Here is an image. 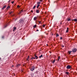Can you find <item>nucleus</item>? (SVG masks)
<instances>
[{"instance_id":"f257e3e1","label":"nucleus","mask_w":77,"mask_h":77,"mask_svg":"<svg viewBox=\"0 0 77 77\" xmlns=\"http://www.w3.org/2000/svg\"><path fill=\"white\" fill-rule=\"evenodd\" d=\"M24 22V19H21L19 21L20 24H23Z\"/></svg>"},{"instance_id":"f03ea898","label":"nucleus","mask_w":77,"mask_h":77,"mask_svg":"<svg viewBox=\"0 0 77 77\" xmlns=\"http://www.w3.org/2000/svg\"><path fill=\"white\" fill-rule=\"evenodd\" d=\"M72 53H76L77 51V49L76 48H74L72 49Z\"/></svg>"},{"instance_id":"7ed1b4c3","label":"nucleus","mask_w":77,"mask_h":77,"mask_svg":"<svg viewBox=\"0 0 77 77\" xmlns=\"http://www.w3.org/2000/svg\"><path fill=\"white\" fill-rule=\"evenodd\" d=\"M35 69V67L34 66H32V67L30 69V70L32 71H34Z\"/></svg>"},{"instance_id":"20e7f679","label":"nucleus","mask_w":77,"mask_h":77,"mask_svg":"<svg viewBox=\"0 0 77 77\" xmlns=\"http://www.w3.org/2000/svg\"><path fill=\"white\" fill-rule=\"evenodd\" d=\"M66 68L68 69H71V66L69 65L66 66Z\"/></svg>"},{"instance_id":"39448f33","label":"nucleus","mask_w":77,"mask_h":77,"mask_svg":"<svg viewBox=\"0 0 77 77\" xmlns=\"http://www.w3.org/2000/svg\"><path fill=\"white\" fill-rule=\"evenodd\" d=\"M34 56L35 57V59H38V56H36V55H34Z\"/></svg>"},{"instance_id":"423d86ee","label":"nucleus","mask_w":77,"mask_h":77,"mask_svg":"<svg viewBox=\"0 0 77 77\" xmlns=\"http://www.w3.org/2000/svg\"><path fill=\"white\" fill-rule=\"evenodd\" d=\"M39 11H40V10H36V12L37 14H39Z\"/></svg>"},{"instance_id":"0eeeda50","label":"nucleus","mask_w":77,"mask_h":77,"mask_svg":"<svg viewBox=\"0 0 77 77\" xmlns=\"http://www.w3.org/2000/svg\"><path fill=\"white\" fill-rule=\"evenodd\" d=\"M37 18H38V17H35L34 18V20L36 21V20H37Z\"/></svg>"},{"instance_id":"6e6552de","label":"nucleus","mask_w":77,"mask_h":77,"mask_svg":"<svg viewBox=\"0 0 77 77\" xmlns=\"http://www.w3.org/2000/svg\"><path fill=\"white\" fill-rule=\"evenodd\" d=\"M69 29V28H67V30L66 31V33H68V31L69 30V29Z\"/></svg>"},{"instance_id":"1a4fd4ad","label":"nucleus","mask_w":77,"mask_h":77,"mask_svg":"<svg viewBox=\"0 0 77 77\" xmlns=\"http://www.w3.org/2000/svg\"><path fill=\"white\" fill-rule=\"evenodd\" d=\"M6 7V5H5L3 7V8H2V9H5V8Z\"/></svg>"},{"instance_id":"9d476101","label":"nucleus","mask_w":77,"mask_h":77,"mask_svg":"<svg viewBox=\"0 0 77 77\" xmlns=\"http://www.w3.org/2000/svg\"><path fill=\"white\" fill-rule=\"evenodd\" d=\"M72 21H74L76 22V21H77V19H73L72 20Z\"/></svg>"},{"instance_id":"9b49d317","label":"nucleus","mask_w":77,"mask_h":77,"mask_svg":"<svg viewBox=\"0 0 77 77\" xmlns=\"http://www.w3.org/2000/svg\"><path fill=\"white\" fill-rule=\"evenodd\" d=\"M72 51H68V53H69V54H70L71 53H72Z\"/></svg>"},{"instance_id":"f8f14e48","label":"nucleus","mask_w":77,"mask_h":77,"mask_svg":"<svg viewBox=\"0 0 77 77\" xmlns=\"http://www.w3.org/2000/svg\"><path fill=\"white\" fill-rule=\"evenodd\" d=\"M67 21H71V19L69 17L68 18H67Z\"/></svg>"},{"instance_id":"ddd939ff","label":"nucleus","mask_w":77,"mask_h":77,"mask_svg":"<svg viewBox=\"0 0 77 77\" xmlns=\"http://www.w3.org/2000/svg\"><path fill=\"white\" fill-rule=\"evenodd\" d=\"M17 29V28L16 27H14V29L13 31L14 32L15 30Z\"/></svg>"},{"instance_id":"4468645a","label":"nucleus","mask_w":77,"mask_h":77,"mask_svg":"<svg viewBox=\"0 0 77 77\" xmlns=\"http://www.w3.org/2000/svg\"><path fill=\"white\" fill-rule=\"evenodd\" d=\"M43 57V55H41L39 56V58H41V57Z\"/></svg>"},{"instance_id":"2eb2a0df","label":"nucleus","mask_w":77,"mask_h":77,"mask_svg":"<svg viewBox=\"0 0 77 77\" xmlns=\"http://www.w3.org/2000/svg\"><path fill=\"white\" fill-rule=\"evenodd\" d=\"M20 66V64H17L16 66L17 67H19V66Z\"/></svg>"},{"instance_id":"dca6fc26","label":"nucleus","mask_w":77,"mask_h":77,"mask_svg":"<svg viewBox=\"0 0 77 77\" xmlns=\"http://www.w3.org/2000/svg\"><path fill=\"white\" fill-rule=\"evenodd\" d=\"M37 27V26L36 25H35L34 26H33V28H35V27Z\"/></svg>"},{"instance_id":"f3484780","label":"nucleus","mask_w":77,"mask_h":77,"mask_svg":"<svg viewBox=\"0 0 77 77\" xmlns=\"http://www.w3.org/2000/svg\"><path fill=\"white\" fill-rule=\"evenodd\" d=\"M29 56H28V58H27V59H26V60H28V61H29Z\"/></svg>"},{"instance_id":"a211bd4d","label":"nucleus","mask_w":77,"mask_h":77,"mask_svg":"<svg viewBox=\"0 0 77 77\" xmlns=\"http://www.w3.org/2000/svg\"><path fill=\"white\" fill-rule=\"evenodd\" d=\"M56 61V60H54L52 62V63H54V62H55V61Z\"/></svg>"},{"instance_id":"6ab92c4d","label":"nucleus","mask_w":77,"mask_h":77,"mask_svg":"<svg viewBox=\"0 0 77 77\" xmlns=\"http://www.w3.org/2000/svg\"><path fill=\"white\" fill-rule=\"evenodd\" d=\"M10 8V6H8L7 7V8L6 9H7V10H8V9L9 8Z\"/></svg>"},{"instance_id":"aec40b11","label":"nucleus","mask_w":77,"mask_h":77,"mask_svg":"<svg viewBox=\"0 0 77 77\" xmlns=\"http://www.w3.org/2000/svg\"><path fill=\"white\" fill-rule=\"evenodd\" d=\"M60 59V56H59L58 57V59L57 60L58 61H59V59Z\"/></svg>"},{"instance_id":"412c9836","label":"nucleus","mask_w":77,"mask_h":77,"mask_svg":"<svg viewBox=\"0 0 77 77\" xmlns=\"http://www.w3.org/2000/svg\"><path fill=\"white\" fill-rule=\"evenodd\" d=\"M59 36V35L58 33H57L56 37H57V36Z\"/></svg>"},{"instance_id":"4be33fe9","label":"nucleus","mask_w":77,"mask_h":77,"mask_svg":"<svg viewBox=\"0 0 77 77\" xmlns=\"http://www.w3.org/2000/svg\"><path fill=\"white\" fill-rule=\"evenodd\" d=\"M65 73L66 74V75H69V72H66Z\"/></svg>"},{"instance_id":"5701e85b","label":"nucleus","mask_w":77,"mask_h":77,"mask_svg":"<svg viewBox=\"0 0 77 77\" xmlns=\"http://www.w3.org/2000/svg\"><path fill=\"white\" fill-rule=\"evenodd\" d=\"M31 59H35V58L32 57L31 58Z\"/></svg>"},{"instance_id":"b1692460","label":"nucleus","mask_w":77,"mask_h":77,"mask_svg":"<svg viewBox=\"0 0 77 77\" xmlns=\"http://www.w3.org/2000/svg\"><path fill=\"white\" fill-rule=\"evenodd\" d=\"M39 6H40V5H38L37 6V8H39Z\"/></svg>"},{"instance_id":"393cba45","label":"nucleus","mask_w":77,"mask_h":77,"mask_svg":"<svg viewBox=\"0 0 77 77\" xmlns=\"http://www.w3.org/2000/svg\"><path fill=\"white\" fill-rule=\"evenodd\" d=\"M31 76H32V77H33V76H34V74L32 73L31 74Z\"/></svg>"},{"instance_id":"a878e982","label":"nucleus","mask_w":77,"mask_h":77,"mask_svg":"<svg viewBox=\"0 0 77 77\" xmlns=\"http://www.w3.org/2000/svg\"><path fill=\"white\" fill-rule=\"evenodd\" d=\"M40 4H41V2H39L37 3L38 5H40Z\"/></svg>"},{"instance_id":"bb28decb","label":"nucleus","mask_w":77,"mask_h":77,"mask_svg":"<svg viewBox=\"0 0 77 77\" xmlns=\"http://www.w3.org/2000/svg\"><path fill=\"white\" fill-rule=\"evenodd\" d=\"M36 6L35 5L33 7V9H35V8H36Z\"/></svg>"},{"instance_id":"cd10ccee","label":"nucleus","mask_w":77,"mask_h":77,"mask_svg":"<svg viewBox=\"0 0 77 77\" xmlns=\"http://www.w3.org/2000/svg\"><path fill=\"white\" fill-rule=\"evenodd\" d=\"M12 13H14V12H13V11L11 12H10V14H12Z\"/></svg>"},{"instance_id":"c85d7f7f","label":"nucleus","mask_w":77,"mask_h":77,"mask_svg":"<svg viewBox=\"0 0 77 77\" xmlns=\"http://www.w3.org/2000/svg\"><path fill=\"white\" fill-rule=\"evenodd\" d=\"M17 7L18 8H20V6L18 5L17 6Z\"/></svg>"},{"instance_id":"c756f323","label":"nucleus","mask_w":77,"mask_h":77,"mask_svg":"<svg viewBox=\"0 0 77 77\" xmlns=\"http://www.w3.org/2000/svg\"><path fill=\"white\" fill-rule=\"evenodd\" d=\"M45 25H43V27H45Z\"/></svg>"},{"instance_id":"7c9ffc66","label":"nucleus","mask_w":77,"mask_h":77,"mask_svg":"<svg viewBox=\"0 0 77 77\" xmlns=\"http://www.w3.org/2000/svg\"><path fill=\"white\" fill-rule=\"evenodd\" d=\"M7 26H8V24L6 25L5 26V27H7Z\"/></svg>"},{"instance_id":"2f4dec72","label":"nucleus","mask_w":77,"mask_h":77,"mask_svg":"<svg viewBox=\"0 0 77 77\" xmlns=\"http://www.w3.org/2000/svg\"><path fill=\"white\" fill-rule=\"evenodd\" d=\"M14 3V1H12V2H11L12 4H13V3Z\"/></svg>"},{"instance_id":"473e14b6","label":"nucleus","mask_w":77,"mask_h":77,"mask_svg":"<svg viewBox=\"0 0 77 77\" xmlns=\"http://www.w3.org/2000/svg\"><path fill=\"white\" fill-rule=\"evenodd\" d=\"M38 22L39 23L41 24V21H39Z\"/></svg>"},{"instance_id":"72a5a7b5","label":"nucleus","mask_w":77,"mask_h":77,"mask_svg":"<svg viewBox=\"0 0 77 77\" xmlns=\"http://www.w3.org/2000/svg\"><path fill=\"white\" fill-rule=\"evenodd\" d=\"M21 12H19L18 13V14H19L20 15V14H21Z\"/></svg>"},{"instance_id":"f704fd0d","label":"nucleus","mask_w":77,"mask_h":77,"mask_svg":"<svg viewBox=\"0 0 77 77\" xmlns=\"http://www.w3.org/2000/svg\"><path fill=\"white\" fill-rule=\"evenodd\" d=\"M35 73H36V74H37V73H38V72L36 71V72H35Z\"/></svg>"},{"instance_id":"c9c22d12","label":"nucleus","mask_w":77,"mask_h":77,"mask_svg":"<svg viewBox=\"0 0 77 77\" xmlns=\"http://www.w3.org/2000/svg\"><path fill=\"white\" fill-rule=\"evenodd\" d=\"M11 2V0H9V1L8 2V3H9Z\"/></svg>"},{"instance_id":"e433bc0d","label":"nucleus","mask_w":77,"mask_h":77,"mask_svg":"<svg viewBox=\"0 0 77 77\" xmlns=\"http://www.w3.org/2000/svg\"><path fill=\"white\" fill-rule=\"evenodd\" d=\"M60 39H62V37H61L60 38Z\"/></svg>"},{"instance_id":"4c0bfd02","label":"nucleus","mask_w":77,"mask_h":77,"mask_svg":"<svg viewBox=\"0 0 77 77\" xmlns=\"http://www.w3.org/2000/svg\"><path fill=\"white\" fill-rule=\"evenodd\" d=\"M23 10H21V11H20V12H23Z\"/></svg>"},{"instance_id":"58836bf2","label":"nucleus","mask_w":77,"mask_h":77,"mask_svg":"<svg viewBox=\"0 0 77 77\" xmlns=\"http://www.w3.org/2000/svg\"><path fill=\"white\" fill-rule=\"evenodd\" d=\"M42 0H40V2H42Z\"/></svg>"},{"instance_id":"ea45409f","label":"nucleus","mask_w":77,"mask_h":77,"mask_svg":"<svg viewBox=\"0 0 77 77\" xmlns=\"http://www.w3.org/2000/svg\"><path fill=\"white\" fill-rule=\"evenodd\" d=\"M31 12L33 13V10H31Z\"/></svg>"},{"instance_id":"a19ab883","label":"nucleus","mask_w":77,"mask_h":77,"mask_svg":"<svg viewBox=\"0 0 77 77\" xmlns=\"http://www.w3.org/2000/svg\"><path fill=\"white\" fill-rule=\"evenodd\" d=\"M62 47L63 48L64 47V46L63 45H62Z\"/></svg>"},{"instance_id":"79ce46f5","label":"nucleus","mask_w":77,"mask_h":77,"mask_svg":"<svg viewBox=\"0 0 77 77\" xmlns=\"http://www.w3.org/2000/svg\"><path fill=\"white\" fill-rule=\"evenodd\" d=\"M37 32H38V31H39V30H38V29H37Z\"/></svg>"},{"instance_id":"37998d69","label":"nucleus","mask_w":77,"mask_h":77,"mask_svg":"<svg viewBox=\"0 0 77 77\" xmlns=\"http://www.w3.org/2000/svg\"><path fill=\"white\" fill-rule=\"evenodd\" d=\"M14 75H15V74H14Z\"/></svg>"},{"instance_id":"c03bdc74","label":"nucleus","mask_w":77,"mask_h":77,"mask_svg":"<svg viewBox=\"0 0 77 77\" xmlns=\"http://www.w3.org/2000/svg\"><path fill=\"white\" fill-rule=\"evenodd\" d=\"M60 24H62V23H61Z\"/></svg>"},{"instance_id":"a18cd8bd","label":"nucleus","mask_w":77,"mask_h":77,"mask_svg":"<svg viewBox=\"0 0 77 77\" xmlns=\"http://www.w3.org/2000/svg\"><path fill=\"white\" fill-rule=\"evenodd\" d=\"M1 60V58H0V60Z\"/></svg>"},{"instance_id":"49530a36","label":"nucleus","mask_w":77,"mask_h":77,"mask_svg":"<svg viewBox=\"0 0 77 77\" xmlns=\"http://www.w3.org/2000/svg\"><path fill=\"white\" fill-rule=\"evenodd\" d=\"M2 38H3V37H2Z\"/></svg>"},{"instance_id":"de8ad7c7","label":"nucleus","mask_w":77,"mask_h":77,"mask_svg":"<svg viewBox=\"0 0 77 77\" xmlns=\"http://www.w3.org/2000/svg\"><path fill=\"white\" fill-rule=\"evenodd\" d=\"M46 35H48V34H46Z\"/></svg>"},{"instance_id":"09e8293b","label":"nucleus","mask_w":77,"mask_h":77,"mask_svg":"<svg viewBox=\"0 0 77 77\" xmlns=\"http://www.w3.org/2000/svg\"><path fill=\"white\" fill-rule=\"evenodd\" d=\"M55 2H54V3H55Z\"/></svg>"}]
</instances>
